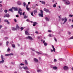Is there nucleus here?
Masks as SVG:
<instances>
[{
	"label": "nucleus",
	"mask_w": 73,
	"mask_h": 73,
	"mask_svg": "<svg viewBox=\"0 0 73 73\" xmlns=\"http://www.w3.org/2000/svg\"><path fill=\"white\" fill-rule=\"evenodd\" d=\"M40 13H39V17H43V11H42V10H40Z\"/></svg>",
	"instance_id": "1"
},
{
	"label": "nucleus",
	"mask_w": 73,
	"mask_h": 73,
	"mask_svg": "<svg viewBox=\"0 0 73 73\" xmlns=\"http://www.w3.org/2000/svg\"><path fill=\"white\" fill-rule=\"evenodd\" d=\"M64 1V3L66 5H69L70 4V2L68 0H65Z\"/></svg>",
	"instance_id": "2"
},
{
	"label": "nucleus",
	"mask_w": 73,
	"mask_h": 73,
	"mask_svg": "<svg viewBox=\"0 0 73 73\" xmlns=\"http://www.w3.org/2000/svg\"><path fill=\"white\" fill-rule=\"evenodd\" d=\"M64 23H63V24H65V23H66V21H67V19L65 17L64 18H64H62V21H64Z\"/></svg>",
	"instance_id": "3"
},
{
	"label": "nucleus",
	"mask_w": 73,
	"mask_h": 73,
	"mask_svg": "<svg viewBox=\"0 0 73 73\" xmlns=\"http://www.w3.org/2000/svg\"><path fill=\"white\" fill-rule=\"evenodd\" d=\"M44 11H46V13H48V12H49V13H50V11H49V9H46L45 8H44Z\"/></svg>",
	"instance_id": "4"
},
{
	"label": "nucleus",
	"mask_w": 73,
	"mask_h": 73,
	"mask_svg": "<svg viewBox=\"0 0 73 73\" xmlns=\"http://www.w3.org/2000/svg\"><path fill=\"white\" fill-rule=\"evenodd\" d=\"M27 39H29V40H32V37H31L30 36H28L26 37Z\"/></svg>",
	"instance_id": "5"
},
{
	"label": "nucleus",
	"mask_w": 73,
	"mask_h": 73,
	"mask_svg": "<svg viewBox=\"0 0 73 73\" xmlns=\"http://www.w3.org/2000/svg\"><path fill=\"white\" fill-rule=\"evenodd\" d=\"M4 21L5 22H7V24H10L8 20L7 19H5Z\"/></svg>",
	"instance_id": "6"
},
{
	"label": "nucleus",
	"mask_w": 73,
	"mask_h": 73,
	"mask_svg": "<svg viewBox=\"0 0 73 73\" xmlns=\"http://www.w3.org/2000/svg\"><path fill=\"white\" fill-rule=\"evenodd\" d=\"M34 60L36 62H38V60L36 58H34Z\"/></svg>",
	"instance_id": "7"
},
{
	"label": "nucleus",
	"mask_w": 73,
	"mask_h": 73,
	"mask_svg": "<svg viewBox=\"0 0 73 73\" xmlns=\"http://www.w3.org/2000/svg\"><path fill=\"white\" fill-rule=\"evenodd\" d=\"M63 68L64 70H67V69H68V67L67 66H64L63 67Z\"/></svg>",
	"instance_id": "8"
},
{
	"label": "nucleus",
	"mask_w": 73,
	"mask_h": 73,
	"mask_svg": "<svg viewBox=\"0 0 73 73\" xmlns=\"http://www.w3.org/2000/svg\"><path fill=\"white\" fill-rule=\"evenodd\" d=\"M36 24L37 25V23L36 22H33V27L36 26Z\"/></svg>",
	"instance_id": "9"
},
{
	"label": "nucleus",
	"mask_w": 73,
	"mask_h": 73,
	"mask_svg": "<svg viewBox=\"0 0 73 73\" xmlns=\"http://www.w3.org/2000/svg\"><path fill=\"white\" fill-rule=\"evenodd\" d=\"M25 34L26 35H29V33H28V31H25Z\"/></svg>",
	"instance_id": "10"
},
{
	"label": "nucleus",
	"mask_w": 73,
	"mask_h": 73,
	"mask_svg": "<svg viewBox=\"0 0 73 73\" xmlns=\"http://www.w3.org/2000/svg\"><path fill=\"white\" fill-rule=\"evenodd\" d=\"M12 8H13V9H14V11H17V7H13Z\"/></svg>",
	"instance_id": "11"
},
{
	"label": "nucleus",
	"mask_w": 73,
	"mask_h": 73,
	"mask_svg": "<svg viewBox=\"0 0 73 73\" xmlns=\"http://www.w3.org/2000/svg\"><path fill=\"white\" fill-rule=\"evenodd\" d=\"M5 16L7 17H9V14H6L5 15Z\"/></svg>",
	"instance_id": "12"
},
{
	"label": "nucleus",
	"mask_w": 73,
	"mask_h": 73,
	"mask_svg": "<svg viewBox=\"0 0 73 73\" xmlns=\"http://www.w3.org/2000/svg\"><path fill=\"white\" fill-rule=\"evenodd\" d=\"M26 9L28 11H29V8H28V5H27L26 6Z\"/></svg>",
	"instance_id": "13"
},
{
	"label": "nucleus",
	"mask_w": 73,
	"mask_h": 73,
	"mask_svg": "<svg viewBox=\"0 0 73 73\" xmlns=\"http://www.w3.org/2000/svg\"><path fill=\"white\" fill-rule=\"evenodd\" d=\"M12 31H16V30H17V29L15 27H12Z\"/></svg>",
	"instance_id": "14"
},
{
	"label": "nucleus",
	"mask_w": 73,
	"mask_h": 73,
	"mask_svg": "<svg viewBox=\"0 0 73 73\" xmlns=\"http://www.w3.org/2000/svg\"><path fill=\"white\" fill-rule=\"evenodd\" d=\"M45 19L46 21H49V19L47 17H46L45 18Z\"/></svg>",
	"instance_id": "15"
},
{
	"label": "nucleus",
	"mask_w": 73,
	"mask_h": 73,
	"mask_svg": "<svg viewBox=\"0 0 73 73\" xmlns=\"http://www.w3.org/2000/svg\"><path fill=\"white\" fill-rule=\"evenodd\" d=\"M33 12H34V13L35 14V15H36V14H35V13H37V10H34V11Z\"/></svg>",
	"instance_id": "16"
},
{
	"label": "nucleus",
	"mask_w": 73,
	"mask_h": 73,
	"mask_svg": "<svg viewBox=\"0 0 73 73\" xmlns=\"http://www.w3.org/2000/svg\"><path fill=\"white\" fill-rule=\"evenodd\" d=\"M4 60H2V61H1L0 62V64H2L3 63H4Z\"/></svg>",
	"instance_id": "17"
},
{
	"label": "nucleus",
	"mask_w": 73,
	"mask_h": 73,
	"mask_svg": "<svg viewBox=\"0 0 73 73\" xmlns=\"http://www.w3.org/2000/svg\"><path fill=\"white\" fill-rule=\"evenodd\" d=\"M16 28H17V29H20V27H19V25H17L16 26Z\"/></svg>",
	"instance_id": "18"
},
{
	"label": "nucleus",
	"mask_w": 73,
	"mask_h": 73,
	"mask_svg": "<svg viewBox=\"0 0 73 73\" xmlns=\"http://www.w3.org/2000/svg\"><path fill=\"white\" fill-rule=\"evenodd\" d=\"M25 65H28V62H27V61L26 60H25Z\"/></svg>",
	"instance_id": "19"
},
{
	"label": "nucleus",
	"mask_w": 73,
	"mask_h": 73,
	"mask_svg": "<svg viewBox=\"0 0 73 73\" xmlns=\"http://www.w3.org/2000/svg\"><path fill=\"white\" fill-rule=\"evenodd\" d=\"M36 53H37L38 54H41V53L37 51H35Z\"/></svg>",
	"instance_id": "20"
},
{
	"label": "nucleus",
	"mask_w": 73,
	"mask_h": 73,
	"mask_svg": "<svg viewBox=\"0 0 73 73\" xmlns=\"http://www.w3.org/2000/svg\"><path fill=\"white\" fill-rule=\"evenodd\" d=\"M17 4L18 5H21V2H18Z\"/></svg>",
	"instance_id": "21"
},
{
	"label": "nucleus",
	"mask_w": 73,
	"mask_h": 73,
	"mask_svg": "<svg viewBox=\"0 0 73 73\" xmlns=\"http://www.w3.org/2000/svg\"><path fill=\"white\" fill-rule=\"evenodd\" d=\"M53 69L55 70V69H57V68L56 66H54V67H53Z\"/></svg>",
	"instance_id": "22"
},
{
	"label": "nucleus",
	"mask_w": 73,
	"mask_h": 73,
	"mask_svg": "<svg viewBox=\"0 0 73 73\" xmlns=\"http://www.w3.org/2000/svg\"><path fill=\"white\" fill-rule=\"evenodd\" d=\"M31 50H32L33 52H35V50L34 49H33L32 48H31Z\"/></svg>",
	"instance_id": "23"
},
{
	"label": "nucleus",
	"mask_w": 73,
	"mask_h": 73,
	"mask_svg": "<svg viewBox=\"0 0 73 73\" xmlns=\"http://www.w3.org/2000/svg\"><path fill=\"white\" fill-rule=\"evenodd\" d=\"M9 44V42L8 41H7L6 42V46H8V45Z\"/></svg>",
	"instance_id": "24"
},
{
	"label": "nucleus",
	"mask_w": 73,
	"mask_h": 73,
	"mask_svg": "<svg viewBox=\"0 0 73 73\" xmlns=\"http://www.w3.org/2000/svg\"><path fill=\"white\" fill-rule=\"evenodd\" d=\"M24 19H26L28 17V16H26L25 15L24 16Z\"/></svg>",
	"instance_id": "25"
},
{
	"label": "nucleus",
	"mask_w": 73,
	"mask_h": 73,
	"mask_svg": "<svg viewBox=\"0 0 73 73\" xmlns=\"http://www.w3.org/2000/svg\"><path fill=\"white\" fill-rule=\"evenodd\" d=\"M23 7H25V5H27L24 2L23 3Z\"/></svg>",
	"instance_id": "26"
},
{
	"label": "nucleus",
	"mask_w": 73,
	"mask_h": 73,
	"mask_svg": "<svg viewBox=\"0 0 73 73\" xmlns=\"http://www.w3.org/2000/svg\"><path fill=\"white\" fill-rule=\"evenodd\" d=\"M1 58L2 60H3V59H4V56L2 55H1Z\"/></svg>",
	"instance_id": "27"
},
{
	"label": "nucleus",
	"mask_w": 73,
	"mask_h": 73,
	"mask_svg": "<svg viewBox=\"0 0 73 73\" xmlns=\"http://www.w3.org/2000/svg\"><path fill=\"white\" fill-rule=\"evenodd\" d=\"M12 46L13 48H15V45L13 44L12 45Z\"/></svg>",
	"instance_id": "28"
},
{
	"label": "nucleus",
	"mask_w": 73,
	"mask_h": 73,
	"mask_svg": "<svg viewBox=\"0 0 73 73\" xmlns=\"http://www.w3.org/2000/svg\"><path fill=\"white\" fill-rule=\"evenodd\" d=\"M56 5L55 4H54L53 5V7H54V8H56Z\"/></svg>",
	"instance_id": "29"
},
{
	"label": "nucleus",
	"mask_w": 73,
	"mask_h": 73,
	"mask_svg": "<svg viewBox=\"0 0 73 73\" xmlns=\"http://www.w3.org/2000/svg\"><path fill=\"white\" fill-rule=\"evenodd\" d=\"M42 4H45V2L44 1H42Z\"/></svg>",
	"instance_id": "30"
},
{
	"label": "nucleus",
	"mask_w": 73,
	"mask_h": 73,
	"mask_svg": "<svg viewBox=\"0 0 73 73\" xmlns=\"http://www.w3.org/2000/svg\"><path fill=\"white\" fill-rule=\"evenodd\" d=\"M9 11H11V12H12L13 11L12 10V9H10L9 10Z\"/></svg>",
	"instance_id": "31"
},
{
	"label": "nucleus",
	"mask_w": 73,
	"mask_h": 73,
	"mask_svg": "<svg viewBox=\"0 0 73 73\" xmlns=\"http://www.w3.org/2000/svg\"><path fill=\"white\" fill-rule=\"evenodd\" d=\"M0 10H1L0 11H1V12H3V8H2V7H1L0 8Z\"/></svg>",
	"instance_id": "32"
},
{
	"label": "nucleus",
	"mask_w": 73,
	"mask_h": 73,
	"mask_svg": "<svg viewBox=\"0 0 73 73\" xmlns=\"http://www.w3.org/2000/svg\"><path fill=\"white\" fill-rule=\"evenodd\" d=\"M44 46H46L47 45V43L46 42H45L44 43Z\"/></svg>",
	"instance_id": "33"
},
{
	"label": "nucleus",
	"mask_w": 73,
	"mask_h": 73,
	"mask_svg": "<svg viewBox=\"0 0 73 73\" xmlns=\"http://www.w3.org/2000/svg\"><path fill=\"white\" fill-rule=\"evenodd\" d=\"M21 31H23V29H24V28L23 27H21Z\"/></svg>",
	"instance_id": "34"
},
{
	"label": "nucleus",
	"mask_w": 73,
	"mask_h": 73,
	"mask_svg": "<svg viewBox=\"0 0 73 73\" xmlns=\"http://www.w3.org/2000/svg\"><path fill=\"white\" fill-rule=\"evenodd\" d=\"M69 17H73V15H69Z\"/></svg>",
	"instance_id": "35"
},
{
	"label": "nucleus",
	"mask_w": 73,
	"mask_h": 73,
	"mask_svg": "<svg viewBox=\"0 0 73 73\" xmlns=\"http://www.w3.org/2000/svg\"><path fill=\"white\" fill-rule=\"evenodd\" d=\"M4 12L5 13H7L8 11L7 10H5L4 11Z\"/></svg>",
	"instance_id": "36"
},
{
	"label": "nucleus",
	"mask_w": 73,
	"mask_h": 73,
	"mask_svg": "<svg viewBox=\"0 0 73 73\" xmlns=\"http://www.w3.org/2000/svg\"><path fill=\"white\" fill-rule=\"evenodd\" d=\"M14 20L15 21V23H16V22H17V20H16V19H14Z\"/></svg>",
	"instance_id": "37"
},
{
	"label": "nucleus",
	"mask_w": 73,
	"mask_h": 73,
	"mask_svg": "<svg viewBox=\"0 0 73 73\" xmlns=\"http://www.w3.org/2000/svg\"><path fill=\"white\" fill-rule=\"evenodd\" d=\"M10 48H8L7 49V52H9V51H10Z\"/></svg>",
	"instance_id": "38"
},
{
	"label": "nucleus",
	"mask_w": 73,
	"mask_h": 73,
	"mask_svg": "<svg viewBox=\"0 0 73 73\" xmlns=\"http://www.w3.org/2000/svg\"><path fill=\"white\" fill-rule=\"evenodd\" d=\"M31 15H32V16H34L33 15V12H32L31 13Z\"/></svg>",
	"instance_id": "39"
},
{
	"label": "nucleus",
	"mask_w": 73,
	"mask_h": 73,
	"mask_svg": "<svg viewBox=\"0 0 73 73\" xmlns=\"http://www.w3.org/2000/svg\"><path fill=\"white\" fill-rule=\"evenodd\" d=\"M25 69H28V70H29V69H28V67L27 66H26V67Z\"/></svg>",
	"instance_id": "40"
},
{
	"label": "nucleus",
	"mask_w": 73,
	"mask_h": 73,
	"mask_svg": "<svg viewBox=\"0 0 73 73\" xmlns=\"http://www.w3.org/2000/svg\"><path fill=\"white\" fill-rule=\"evenodd\" d=\"M19 11H21V12H22V10H21V8H19Z\"/></svg>",
	"instance_id": "41"
},
{
	"label": "nucleus",
	"mask_w": 73,
	"mask_h": 73,
	"mask_svg": "<svg viewBox=\"0 0 73 73\" xmlns=\"http://www.w3.org/2000/svg\"><path fill=\"white\" fill-rule=\"evenodd\" d=\"M54 62H57V60L56 59H54Z\"/></svg>",
	"instance_id": "42"
},
{
	"label": "nucleus",
	"mask_w": 73,
	"mask_h": 73,
	"mask_svg": "<svg viewBox=\"0 0 73 73\" xmlns=\"http://www.w3.org/2000/svg\"><path fill=\"white\" fill-rule=\"evenodd\" d=\"M41 70H37V72L39 73V72H40V71Z\"/></svg>",
	"instance_id": "43"
},
{
	"label": "nucleus",
	"mask_w": 73,
	"mask_h": 73,
	"mask_svg": "<svg viewBox=\"0 0 73 73\" xmlns=\"http://www.w3.org/2000/svg\"><path fill=\"white\" fill-rule=\"evenodd\" d=\"M9 55V54H6L5 55V56H8Z\"/></svg>",
	"instance_id": "44"
},
{
	"label": "nucleus",
	"mask_w": 73,
	"mask_h": 73,
	"mask_svg": "<svg viewBox=\"0 0 73 73\" xmlns=\"http://www.w3.org/2000/svg\"><path fill=\"white\" fill-rule=\"evenodd\" d=\"M19 14L20 15H22L23 13H22V12L19 13Z\"/></svg>",
	"instance_id": "45"
},
{
	"label": "nucleus",
	"mask_w": 73,
	"mask_h": 73,
	"mask_svg": "<svg viewBox=\"0 0 73 73\" xmlns=\"http://www.w3.org/2000/svg\"><path fill=\"white\" fill-rule=\"evenodd\" d=\"M2 27H3V26H2V25H0V29H1V28H2Z\"/></svg>",
	"instance_id": "46"
},
{
	"label": "nucleus",
	"mask_w": 73,
	"mask_h": 73,
	"mask_svg": "<svg viewBox=\"0 0 73 73\" xmlns=\"http://www.w3.org/2000/svg\"><path fill=\"white\" fill-rule=\"evenodd\" d=\"M55 48H53V50L54 52H55Z\"/></svg>",
	"instance_id": "47"
},
{
	"label": "nucleus",
	"mask_w": 73,
	"mask_h": 73,
	"mask_svg": "<svg viewBox=\"0 0 73 73\" xmlns=\"http://www.w3.org/2000/svg\"><path fill=\"white\" fill-rule=\"evenodd\" d=\"M70 39H73V36L70 38Z\"/></svg>",
	"instance_id": "48"
},
{
	"label": "nucleus",
	"mask_w": 73,
	"mask_h": 73,
	"mask_svg": "<svg viewBox=\"0 0 73 73\" xmlns=\"http://www.w3.org/2000/svg\"><path fill=\"white\" fill-rule=\"evenodd\" d=\"M48 36H49V37H51L52 35H51V34H49V35H48Z\"/></svg>",
	"instance_id": "49"
},
{
	"label": "nucleus",
	"mask_w": 73,
	"mask_h": 73,
	"mask_svg": "<svg viewBox=\"0 0 73 73\" xmlns=\"http://www.w3.org/2000/svg\"><path fill=\"white\" fill-rule=\"evenodd\" d=\"M24 64H23V63H21V64H20V65H24Z\"/></svg>",
	"instance_id": "50"
},
{
	"label": "nucleus",
	"mask_w": 73,
	"mask_h": 73,
	"mask_svg": "<svg viewBox=\"0 0 73 73\" xmlns=\"http://www.w3.org/2000/svg\"><path fill=\"white\" fill-rule=\"evenodd\" d=\"M9 55H13V53H11V54H9Z\"/></svg>",
	"instance_id": "51"
},
{
	"label": "nucleus",
	"mask_w": 73,
	"mask_h": 73,
	"mask_svg": "<svg viewBox=\"0 0 73 73\" xmlns=\"http://www.w3.org/2000/svg\"><path fill=\"white\" fill-rule=\"evenodd\" d=\"M50 67L51 68H53V65H51Z\"/></svg>",
	"instance_id": "52"
},
{
	"label": "nucleus",
	"mask_w": 73,
	"mask_h": 73,
	"mask_svg": "<svg viewBox=\"0 0 73 73\" xmlns=\"http://www.w3.org/2000/svg\"><path fill=\"white\" fill-rule=\"evenodd\" d=\"M27 73H30V72L28 71H26Z\"/></svg>",
	"instance_id": "53"
},
{
	"label": "nucleus",
	"mask_w": 73,
	"mask_h": 73,
	"mask_svg": "<svg viewBox=\"0 0 73 73\" xmlns=\"http://www.w3.org/2000/svg\"><path fill=\"white\" fill-rule=\"evenodd\" d=\"M24 15H25V12H23V16H24Z\"/></svg>",
	"instance_id": "54"
},
{
	"label": "nucleus",
	"mask_w": 73,
	"mask_h": 73,
	"mask_svg": "<svg viewBox=\"0 0 73 73\" xmlns=\"http://www.w3.org/2000/svg\"><path fill=\"white\" fill-rule=\"evenodd\" d=\"M54 40H55V41H57V39H56L55 38H54Z\"/></svg>",
	"instance_id": "55"
},
{
	"label": "nucleus",
	"mask_w": 73,
	"mask_h": 73,
	"mask_svg": "<svg viewBox=\"0 0 73 73\" xmlns=\"http://www.w3.org/2000/svg\"><path fill=\"white\" fill-rule=\"evenodd\" d=\"M48 32H50V33L52 32V31L51 30H48Z\"/></svg>",
	"instance_id": "56"
},
{
	"label": "nucleus",
	"mask_w": 73,
	"mask_h": 73,
	"mask_svg": "<svg viewBox=\"0 0 73 73\" xmlns=\"http://www.w3.org/2000/svg\"><path fill=\"white\" fill-rule=\"evenodd\" d=\"M19 17V15H16V17Z\"/></svg>",
	"instance_id": "57"
},
{
	"label": "nucleus",
	"mask_w": 73,
	"mask_h": 73,
	"mask_svg": "<svg viewBox=\"0 0 73 73\" xmlns=\"http://www.w3.org/2000/svg\"><path fill=\"white\" fill-rule=\"evenodd\" d=\"M26 21H27V22H29V20L28 19H27L26 20Z\"/></svg>",
	"instance_id": "58"
},
{
	"label": "nucleus",
	"mask_w": 73,
	"mask_h": 73,
	"mask_svg": "<svg viewBox=\"0 0 73 73\" xmlns=\"http://www.w3.org/2000/svg\"><path fill=\"white\" fill-rule=\"evenodd\" d=\"M23 54H24V53L23 52H21V55H23Z\"/></svg>",
	"instance_id": "59"
},
{
	"label": "nucleus",
	"mask_w": 73,
	"mask_h": 73,
	"mask_svg": "<svg viewBox=\"0 0 73 73\" xmlns=\"http://www.w3.org/2000/svg\"><path fill=\"white\" fill-rule=\"evenodd\" d=\"M68 33L69 35H70V34H71V33H70V32H69Z\"/></svg>",
	"instance_id": "60"
},
{
	"label": "nucleus",
	"mask_w": 73,
	"mask_h": 73,
	"mask_svg": "<svg viewBox=\"0 0 73 73\" xmlns=\"http://www.w3.org/2000/svg\"><path fill=\"white\" fill-rule=\"evenodd\" d=\"M31 2H28V4L29 5V4H30V3Z\"/></svg>",
	"instance_id": "61"
},
{
	"label": "nucleus",
	"mask_w": 73,
	"mask_h": 73,
	"mask_svg": "<svg viewBox=\"0 0 73 73\" xmlns=\"http://www.w3.org/2000/svg\"><path fill=\"white\" fill-rule=\"evenodd\" d=\"M1 19L0 18V23H1Z\"/></svg>",
	"instance_id": "62"
},
{
	"label": "nucleus",
	"mask_w": 73,
	"mask_h": 73,
	"mask_svg": "<svg viewBox=\"0 0 73 73\" xmlns=\"http://www.w3.org/2000/svg\"><path fill=\"white\" fill-rule=\"evenodd\" d=\"M35 33H38V31H36L35 32Z\"/></svg>",
	"instance_id": "63"
},
{
	"label": "nucleus",
	"mask_w": 73,
	"mask_h": 73,
	"mask_svg": "<svg viewBox=\"0 0 73 73\" xmlns=\"http://www.w3.org/2000/svg\"><path fill=\"white\" fill-rule=\"evenodd\" d=\"M45 42V40H44L43 41V43H44Z\"/></svg>",
	"instance_id": "64"
}]
</instances>
